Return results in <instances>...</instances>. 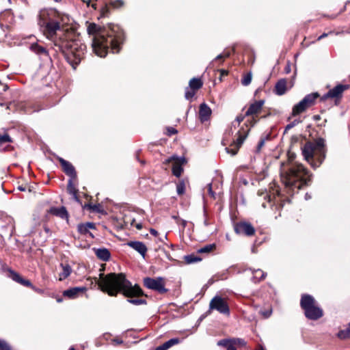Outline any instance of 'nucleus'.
I'll list each match as a JSON object with an SVG mask.
<instances>
[{"instance_id": "obj_1", "label": "nucleus", "mask_w": 350, "mask_h": 350, "mask_svg": "<svg viewBox=\"0 0 350 350\" xmlns=\"http://www.w3.org/2000/svg\"><path fill=\"white\" fill-rule=\"evenodd\" d=\"M87 31L88 34L94 36L92 49L96 55L105 57L109 47L113 53L120 51L124 34L118 25H110L107 29H102L95 23H90Z\"/></svg>"}, {"instance_id": "obj_2", "label": "nucleus", "mask_w": 350, "mask_h": 350, "mask_svg": "<svg viewBox=\"0 0 350 350\" xmlns=\"http://www.w3.org/2000/svg\"><path fill=\"white\" fill-rule=\"evenodd\" d=\"M97 284L99 288L109 296H116L119 293H122L127 297L143 295L140 287L137 285L133 286L123 273H111L104 275L101 273Z\"/></svg>"}, {"instance_id": "obj_3", "label": "nucleus", "mask_w": 350, "mask_h": 350, "mask_svg": "<svg viewBox=\"0 0 350 350\" xmlns=\"http://www.w3.org/2000/svg\"><path fill=\"white\" fill-rule=\"evenodd\" d=\"M280 174L282 182L288 189V193H293L295 189H301L310 181L308 171L301 163L282 164Z\"/></svg>"}, {"instance_id": "obj_4", "label": "nucleus", "mask_w": 350, "mask_h": 350, "mask_svg": "<svg viewBox=\"0 0 350 350\" xmlns=\"http://www.w3.org/2000/svg\"><path fill=\"white\" fill-rule=\"evenodd\" d=\"M66 18V16L55 10L43 9L38 14V25L46 38L54 40L57 32L62 29Z\"/></svg>"}, {"instance_id": "obj_5", "label": "nucleus", "mask_w": 350, "mask_h": 350, "mask_svg": "<svg viewBox=\"0 0 350 350\" xmlns=\"http://www.w3.org/2000/svg\"><path fill=\"white\" fill-rule=\"evenodd\" d=\"M325 140L319 138L314 144H306L302 148V154L311 166L317 168L320 166L325 157Z\"/></svg>"}, {"instance_id": "obj_6", "label": "nucleus", "mask_w": 350, "mask_h": 350, "mask_svg": "<svg viewBox=\"0 0 350 350\" xmlns=\"http://www.w3.org/2000/svg\"><path fill=\"white\" fill-rule=\"evenodd\" d=\"M58 46L59 50L62 51L68 59V62L74 68L79 64L83 58L85 46H78L76 43H68L62 42V44L55 43Z\"/></svg>"}, {"instance_id": "obj_7", "label": "nucleus", "mask_w": 350, "mask_h": 350, "mask_svg": "<svg viewBox=\"0 0 350 350\" xmlns=\"http://www.w3.org/2000/svg\"><path fill=\"white\" fill-rule=\"evenodd\" d=\"M300 305L304 310L306 317L311 320H317L323 316V310L316 306V301L310 295H303Z\"/></svg>"}, {"instance_id": "obj_8", "label": "nucleus", "mask_w": 350, "mask_h": 350, "mask_svg": "<svg viewBox=\"0 0 350 350\" xmlns=\"http://www.w3.org/2000/svg\"><path fill=\"white\" fill-rule=\"evenodd\" d=\"M350 88L348 84H338L333 88L330 89L326 94L321 97V101H325L328 99H332L335 105H338L343 96L345 91Z\"/></svg>"}, {"instance_id": "obj_9", "label": "nucleus", "mask_w": 350, "mask_h": 350, "mask_svg": "<svg viewBox=\"0 0 350 350\" xmlns=\"http://www.w3.org/2000/svg\"><path fill=\"white\" fill-rule=\"evenodd\" d=\"M217 310L222 314L230 315V308L226 301L220 296H215L209 303V312Z\"/></svg>"}, {"instance_id": "obj_10", "label": "nucleus", "mask_w": 350, "mask_h": 350, "mask_svg": "<svg viewBox=\"0 0 350 350\" xmlns=\"http://www.w3.org/2000/svg\"><path fill=\"white\" fill-rule=\"evenodd\" d=\"M144 285L151 290L156 291L159 293H165L167 292V289L165 287L164 279L161 277H157L155 278H145L144 279Z\"/></svg>"}, {"instance_id": "obj_11", "label": "nucleus", "mask_w": 350, "mask_h": 350, "mask_svg": "<svg viewBox=\"0 0 350 350\" xmlns=\"http://www.w3.org/2000/svg\"><path fill=\"white\" fill-rule=\"evenodd\" d=\"M173 162L172 166V174L176 177H180L183 172V165L186 163V160L184 157H178L176 155H173L167 158L164 163L168 164Z\"/></svg>"}, {"instance_id": "obj_12", "label": "nucleus", "mask_w": 350, "mask_h": 350, "mask_svg": "<svg viewBox=\"0 0 350 350\" xmlns=\"http://www.w3.org/2000/svg\"><path fill=\"white\" fill-rule=\"evenodd\" d=\"M248 131L249 130L244 133H242L241 131H239L238 138L230 145V147L226 148V152L232 155H235L243 143V141L247 137Z\"/></svg>"}, {"instance_id": "obj_13", "label": "nucleus", "mask_w": 350, "mask_h": 350, "mask_svg": "<svg viewBox=\"0 0 350 350\" xmlns=\"http://www.w3.org/2000/svg\"><path fill=\"white\" fill-rule=\"evenodd\" d=\"M234 231L237 234L252 236L255 233L254 228L247 222H239L234 226Z\"/></svg>"}, {"instance_id": "obj_14", "label": "nucleus", "mask_w": 350, "mask_h": 350, "mask_svg": "<svg viewBox=\"0 0 350 350\" xmlns=\"http://www.w3.org/2000/svg\"><path fill=\"white\" fill-rule=\"evenodd\" d=\"M29 49L33 53L38 55L42 61H46L51 59L46 49L38 42L32 43Z\"/></svg>"}, {"instance_id": "obj_15", "label": "nucleus", "mask_w": 350, "mask_h": 350, "mask_svg": "<svg viewBox=\"0 0 350 350\" xmlns=\"http://www.w3.org/2000/svg\"><path fill=\"white\" fill-rule=\"evenodd\" d=\"M58 160L62 165L63 171L71 178H76L77 173L74 166L70 162L61 157H59Z\"/></svg>"}, {"instance_id": "obj_16", "label": "nucleus", "mask_w": 350, "mask_h": 350, "mask_svg": "<svg viewBox=\"0 0 350 350\" xmlns=\"http://www.w3.org/2000/svg\"><path fill=\"white\" fill-rule=\"evenodd\" d=\"M265 101L263 100H256L252 103L247 111L245 112L246 116H254L258 114L264 105Z\"/></svg>"}, {"instance_id": "obj_17", "label": "nucleus", "mask_w": 350, "mask_h": 350, "mask_svg": "<svg viewBox=\"0 0 350 350\" xmlns=\"http://www.w3.org/2000/svg\"><path fill=\"white\" fill-rule=\"evenodd\" d=\"M48 213L60 217L61 219H65L68 220V213L66 208L64 206L61 207H51L48 211Z\"/></svg>"}, {"instance_id": "obj_18", "label": "nucleus", "mask_w": 350, "mask_h": 350, "mask_svg": "<svg viewBox=\"0 0 350 350\" xmlns=\"http://www.w3.org/2000/svg\"><path fill=\"white\" fill-rule=\"evenodd\" d=\"M211 108L206 104L202 103L200 105L199 118L202 122L207 121L211 115Z\"/></svg>"}, {"instance_id": "obj_19", "label": "nucleus", "mask_w": 350, "mask_h": 350, "mask_svg": "<svg viewBox=\"0 0 350 350\" xmlns=\"http://www.w3.org/2000/svg\"><path fill=\"white\" fill-rule=\"evenodd\" d=\"M85 290L86 288L85 287H73L64 291L63 295L70 299H75L77 297L79 294L85 291Z\"/></svg>"}, {"instance_id": "obj_20", "label": "nucleus", "mask_w": 350, "mask_h": 350, "mask_svg": "<svg viewBox=\"0 0 350 350\" xmlns=\"http://www.w3.org/2000/svg\"><path fill=\"white\" fill-rule=\"evenodd\" d=\"M127 245L139 253L143 257L146 256L147 252V247L141 241H129Z\"/></svg>"}, {"instance_id": "obj_21", "label": "nucleus", "mask_w": 350, "mask_h": 350, "mask_svg": "<svg viewBox=\"0 0 350 350\" xmlns=\"http://www.w3.org/2000/svg\"><path fill=\"white\" fill-rule=\"evenodd\" d=\"M10 273V278L15 282L27 287L33 288V286L31 282L28 280L23 278L18 273L14 271L9 270Z\"/></svg>"}, {"instance_id": "obj_22", "label": "nucleus", "mask_w": 350, "mask_h": 350, "mask_svg": "<svg viewBox=\"0 0 350 350\" xmlns=\"http://www.w3.org/2000/svg\"><path fill=\"white\" fill-rule=\"evenodd\" d=\"M60 267L62 268V271L59 273V280L63 281L70 276L72 269L70 265L68 263H61Z\"/></svg>"}, {"instance_id": "obj_23", "label": "nucleus", "mask_w": 350, "mask_h": 350, "mask_svg": "<svg viewBox=\"0 0 350 350\" xmlns=\"http://www.w3.org/2000/svg\"><path fill=\"white\" fill-rule=\"evenodd\" d=\"M287 90V81L285 79H280L275 84V92L277 95L281 96Z\"/></svg>"}, {"instance_id": "obj_24", "label": "nucleus", "mask_w": 350, "mask_h": 350, "mask_svg": "<svg viewBox=\"0 0 350 350\" xmlns=\"http://www.w3.org/2000/svg\"><path fill=\"white\" fill-rule=\"evenodd\" d=\"M96 256L103 261H108L110 259L111 254L106 248L94 249Z\"/></svg>"}, {"instance_id": "obj_25", "label": "nucleus", "mask_w": 350, "mask_h": 350, "mask_svg": "<svg viewBox=\"0 0 350 350\" xmlns=\"http://www.w3.org/2000/svg\"><path fill=\"white\" fill-rule=\"evenodd\" d=\"M319 97V94L317 92L311 93L307 94L303 99V102L306 104L308 108L314 105L315 100Z\"/></svg>"}, {"instance_id": "obj_26", "label": "nucleus", "mask_w": 350, "mask_h": 350, "mask_svg": "<svg viewBox=\"0 0 350 350\" xmlns=\"http://www.w3.org/2000/svg\"><path fill=\"white\" fill-rule=\"evenodd\" d=\"M307 109H308V108L307 107L306 104L301 100L297 104L294 105V107H293L292 116H296L304 112Z\"/></svg>"}, {"instance_id": "obj_27", "label": "nucleus", "mask_w": 350, "mask_h": 350, "mask_svg": "<svg viewBox=\"0 0 350 350\" xmlns=\"http://www.w3.org/2000/svg\"><path fill=\"white\" fill-rule=\"evenodd\" d=\"M217 345L226 347L227 350H237L233 339H224L218 341Z\"/></svg>"}, {"instance_id": "obj_28", "label": "nucleus", "mask_w": 350, "mask_h": 350, "mask_svg": "<svg viewBox=\"0 0 350 350\" xmlns=\"http://www.w3.org/2000/svg\"><path fill=\"white\" fill-rule=\"evenodd\" d=\"M75 178H70L69 180H68V187H67V189H68V191L70 194L72 195L73 196V198L79 202V198L77 196V192H78V190L76 188L74 183H73V180Z\"/></svg>"}, {"instance_id": "obj_29", "label": "nucleus", "mask_w": 350, "mask_h": 350, "mask_svg": "<svg viewBox=\"0 0 350 350\" xmlns=\"http://www.w3.org/2000/svg\"><path fill=\"white\" fill-rule=\"evenodd\" d=\"M95 224L92 222H87L85 224H81L78 225V231L81 234H86L90 229H95Z\"/></svg>"}, {"instance_id": "obj_30", "label": "nucleus", "mask_w": 350, "mask_h": 350, "mask_svg": "<svg viewBox=\"0 0 350 350\" xmlns=\"http://www.w3.org/2000/svg\"><path fill=\"white\" fill-rule=\"evenodd\" d=\"M253 274V280L254 282H260L264 280L267 275V273H265L261 269H254L252 271Z\"/></svg>"}, {"instance_id": "obj_31", "label": "nucleus", "mask_w": 350, "mask_h": 350, "mask_svg": "<svg viewBox=\"0 0 350 350\" xmlns=\"http://www.w3.org/2000/svg\"><path fill=\"white\" fill-rule=\"evenodd\" d=\"M12 140L10 135L7 133L1 135L0 136V150H5L8 147V145L7 146H4V144H9L12 142Z\"/></svg>"}, {"instance_id": "obj_32", "label": "nucleus", "mask_w": 350, "mask_h": 350, "mask_svg": "<svg viewBox=\"0 0 350 350\" xmlns=\"http://www.w3.org/2000/svg\"><path fill=\"white\" fill-rule=\"evenodd\" d=\"M202 81L200 79L193 78L189 81V88L193 89L196 91L201 88L202 86Z\"/></svg>"}, {"instance_id": "obj_33", "label": "nucleus", "mask_w": 350, "mask_h": 350, "mask_svg": "<svg viewBox=\"0 0 350 350\" xmlns=\"http://www.w3.org/2000/svg\"><path fill=\"white\" fill-rule=\"evenodd\" d=\"M124 223L126 224H130L132 226H135L138 230H141L142 228V223L135 224V219L131 217L126 216Z\"/></svg>"}, {"instance_id": "obj_34", "label": "nucleus", "mask_w": 350, "mask_h": 350, "mask_svg": "<svg viewBox=\"0 0 350 350\" xmlns=\"http://www.w3.org/2000/svg\"><path fill=\"white\" fill-rule=\"evenodd\" d=\"M186 183L185 180H180L176 185V192L181 196L185 193Z\"/></svg>"}, {"instance_id": "obj_35", "label": "nucleus", "mask_w": 350, "mask_h": 350, "mask_svg": "<svg viewBox=\"0 0 350 350\" xmlns=\"http://www.w3.org/2000/svg\"><path fill=\"white\" fill-rule=\"evenodd\" d=\"M252 79V74L251 72H247L245 75L241 79V83L244 86H247L250 84Z\"/></svg>"}, {"instance_id": "obj_36", "label": "nucleus", "mask_w": 350, "mask_h": 350, "mask_svg": "<svg viewBox=\"0 0 350 350\" xmlns=\"http://www.w3.org/2000/svg\"><path fill=\"white\" fill-rule=\"evenodd\" d=\"M215 247V244L206 245L198 250L199 253H209L213 251Z\"/></svg>"}, {"instance_id": "obj_37", "label": "nucleus", "mask_w": 350, "mask_h": 350, "mask_svg": "<svg viewBox=\"0 0 350 350\" xmlns=\"http://www.w3.org/2000/svg\"><path fill=\"white\" fill-rule=\"evenodd\" d=\"M338 336L340 338H350V323L348 328L346 330L340 331L338 334Z\"/></svg>"}, {"instance_id": "obj_38", "label": "nucleus", "mask_w": 350, "mask_h": 350, "mask_svg": "<svg viewBox=\"0 0 350 350\" xmlns=\"http://www.w3.org/2000/svg\"><path fill=\"white\" fill-rule=\"evenodd\" d=\"M127 301L128 302L135 306L143 305L146 304V301L144 299H129Z\"/></svg>"}, {"instance_id": "obj_39", "label": "nucleus", "mask_w": 350, "mask_h": 350, "mask_svg": "<svg viewBox=\"0 0 350 350\" xmlns=\"http://www.w3.org/2000/svg\"><path fill=\"white\" fill-rule=\"evenodd\" d=\"M0 350H12V349L5 340L0 339Z\"/></svg>"}, {"instance_id": "obj_40", "label": "nucleus", "mask_w": 350, "mask_h": 350, "mask_svg": "<svg viewBox=\"0 0 350 350\" xmlns=\"http://www.w3.org/2000/svg\"><path fill=\"white\" fill-rule=\"evenodd\" d=\"M196 91L193 89L187 88L185 91V98L188 100L192 98L196 94Z\"/></svg>"}, {"instance_id": "obj_41", "label": "nucleus", "mask_w": 350, "mask_h": 350, "mask_svg": "<svg viewBox=\"0 0 350 350\" xmlns=\"http://www.w3.org/2000/svg\"><path fill=\"white\" fill-rule=\"evenodd\" d=\"M179 342H180V340L178 338H171L169 340L166 341V343H167V346L170 348L171 347H172L175 345L178 344Z\"/></svg>"}, {"instance_id": "obj_42", "label": "nucleus", "mask_w": 350, "mask_h": 350, "mask_svg": "<svg viewBox=\"0 0 350 350\" xmlns=\"http://www.w3.org/2000/svg\"><path fill=\"white\" fill-rule=\"evenodd\" d=\"M301 121L299 120H293L292 122L288 124L286 126V128H285V131H288V130H290L293 127H294L295 126H296L297 124H298Z\"/></svg>"}, {"instance_id": "obj_43", "label": "nucleus", "mask_w": 350, "mask_h": 350, "mask_svg": "<svg viewBox=\"0 0 350 350\" xmlns=\"http://www.w3.org/2000/svg\"><path fill=\"white\" fill-rule=\"evenodd\" d=\"M265 138L260 139V140L259 141V142H258V144L257 145V147H256V152H260L261 148L265 145Z\"/></svg>"}, {"instance_id": "obj_44", "label": "nucleus", "mask_w": 350, "mask_h": 350, "mask_svg": "<svg viewBox=\"0 0 350 350\" xmlns=\"http://www.w3.org/2000/svg\"><path fill=\"white\" fill-rule=\"evenodd\" d=\"M185 259L188 263H192L200 260V258H196L191 255L186 256Z\"/></svg>"}, {"instance_id": "obj_45", "label": "nucleus", "mask_w": 350, "mask_h": 350, "mask_svg": "<svg viewBox=\"0 0 350 350\" xmlns=\"http://www.w3.org/2000/svg\"><path fill=\"white\" fill-rule=\"evenodd\" d=\"M233 341L234 342V344L237 346H243L246 344L244 340L241 338H233Z\"/></svg>"}, {"instance_id": "obj_46", "label": "nucleus", "mask_w": 350, "mask_h": 350, "mask_svg": "<svg viewBox=\"0 0 350 350\" xmlns=\"http://www.w3.org/2000/svg\"><path fill=\"white\" fill-rule=\"evenodd\" d=\"M229 56H230V53L226 52V53L218 55L215 57V60L217 61V60L224 59V58L228 57Z\"/></svg>"}, {"instance_id": "obj_47", "label": "nucleus", "mask_w": 350, "mask_h": 350, "mask_svg": "<svg viewBox=\"0 0 350 350\" xmlns=\"http://www.w3.org/2000/svg\"><path fill=\"white\" fill-rule=\"evenodd\" d=\"M177 132H178L177 130L173 127H167V134L169 136L174 135V134L177 133Z\"/></svg>"}, {"instance_id": "obj_48", "label": "nucleus", "mask_w": 350, "mask_h": 350, "mask_svg": "<svg viewBox=\"0 0 350 350\" xmlns=\"http://www.w3.org/2000/svg\"><path fill=\"white\" fill-rule=\"evenodd\" d=\"M207 188H208V192L209 193V195L213 197V198H215V193L213 192V187H212V183H208L207 185Z\"/></svg>"}, {"instance_id": "obj_49", "label": "nucleus", "mask_w": 350, "mask_h": 350, "mask_svg": "<svg viewBox=\"0 0 350 350\" xmlns=\"http://www.w3.org/2000/svg\"><path fill=\"white\" fill-rule=\"evenodd\" d=\"M122 4H123V3L121 0H116V1L111 2V5L114 8L120 7Z\"/></svg>"}, {"instance_id": "obj_50", "label": "nucleus", "mask_w": 350, "mask_h": 350, "mask_svg": "<svg viewBox=\"0 0 350 350\" xmlns=\"http://www.w3.org/2000/svg\"><path fill=\"white\" fill-rule=\"evenodd\" d=\"M170 347L167 346L166 342H164L163 345L157 347L155 350H167Z\"/></svg>"}, {"instance_id": "obj_51", "label": "nucleus", "mask_w": 350, "mask_h": 350, "mask_svg": "<svg viewBox=\"0 0 350 350\" xmlns=\"http://www.w3.org/2000/svg\"><path fill=\"white\" fill-rule=\"evenodd\" d=\"M170 347L167 346L166 342H164L163 345L157 347L155 350H167Z\"/></svg>"}, {"instance_id": "obj_52", "label": "nucleus", "mask_w": 350, "mask_h": 350, "mask_svg": "<svg viewBox=\"0 0 350 350\" xmlns=\"http://www.w3.org/2000/svg\"><path fill=\"white\" fill-rule=\"evenodd\" d=\"M88 206H89V207H90L92 211H99V209H98V208H99V206H100V205H99V204H98V205H97V204H94V205H90H90H88Z\"/></svg>"}, {"instance_id": "obj_53", "label": "nucleus", "mask_w": 350, "mask_h": 350, "mask_svg": "<svg viewBox=\"0 0 350 350\" xmlns=\"http://www.w3.org/2000/svg\"><path fill=\"white\" fill-rule=\"evenodd\" d=\"M150 232L152 235H153L154 237H157L159 234L158 232L155 229H153V228L150 229Z\"/></svg>"}, {"instance_id": "obj_54", "label": "nucleus", "mask_w": 350, "mask_h": 350, "mask_svg": "<svg viewBox=\"0 0 350 350\" xmlns=\"http://www.w3.org/2000/svg\"><path fill=\"white\" fill-rule=\"evenodd\" d=\"M244 119V116H239L236 118V121L237 122L238 124H239Z\"/></svg>"}, {"instance_id": "obj_55", "label": "nucleus", "mask_w": 350, "mask_h": 350, "mask_svg": "<svg viewBox=\"0 0 350 350\" xmlns=\"http://www.w3.org/2000/svg\"><path fill=\"white\" fill-rule=\"evenodd\" d=\"M328 36V33H323L322 35H321L319 38H318V40H321V39L327 37Z\"/></svg>"}, {"instance_id": "obj_56", "label": "nucleus", "mask_w": 350, "mask_h": 350, "mask_svg": "<svg viewBox=\"0 0 350 350\" xmlns=\"http://www.w3.org/2000/svg\"><path fill=\"white\" fill-rule=\"evenodd\" d=\"M264 198H265V199H267V201H268L269 202H271V196L268 195L267 193H265V196Z\"/></svg>"}, {"instance_id": "obj_57", "label": "nucleus", "mask_w": 350, "mask_h": 350, "mask_svg": "<svg viewBox=\"0 0 350 350\" xmlns=\"http://www.w3.org/2000/svg\"><path fill=\"white\" fill-rule=\"evenodd\" d=\"M180 223L182 224L183 227L185 228L187 224V221L184 219H180Z\"/></svg>"}, {"instance_id": "obj_58", "label": "nucleus", "mask_w": 350, "mask_h": 350, "mask_svg": "<svg viewBox=\"0 0 350 350\" xmlns=\"http://www.w3.org/2000/svg\"><path fill=\"white\" fill-rule=\"evenodd\" d=\"M313 119L314 120H321V116L319 115H315V116H314Z\"/></svg>"}, {"instance_id": "obj_59", "label": "nucleus", "mask_w": 350, "mask_h": 350, "mask_svg": "<svg viewBox=\"0 0 350 350\" xmlns=\"http://www.w3.org/2000/svg\"><path fill=\"white\" fill-rule=\"evenodd\" d=\"M44 231L46 232V233H49L50 232V229L49 228V227H47L46 226H44Z\"/></svg>"}, {"instance_id": "obj_60", "label": "nucleus", "mask_w": 350, "mask_h": 350, "mask_svg": "<svg viewBox=\"0 0 350 350\" xmlns=\"http://www.w3.org/2000/svg\"><path fill=\"white\" fill-rule=\"evenodd\" d=\"M220 72H221V75H228V72L226 70H221Z\"/></svg>"}, {"instance_id": "obj_61", "label": "nucleus", "mask_w": 350, "mask_h": 350, "mask_svg": "<svg viewBox=\"0 0 350 350\" xmlns=\"http://www.w3.org/2000/svg\"><path fill=\"white\" fill-rule=\"evenodd\" d=\"M32 289H33L35 291L38 292V293H42V291L39 289V288H36L35 286H33V288H31Z\"/></svg>"}, {"instance_id": "obj_62", "label": "nucleus", "mask_w": 350, "mask_h": 350, "mask_svg": "<svg viewBox=\"0 0 350 350\" xmlns=\"http://www.w3.org/2000/svg\"><path fill=\"white\" fill-rule=\"evenodd\" d=\"M114 342L116 344H122V340H114Z\"/></svg>"}, {"instance_id": "obj_63", "label": "nucleus", "mask_w": 350, "mask_h": 350, "mask_svg": "<svg viewBox=\"0 0 350 350\" xmlns=\"http://www.w3.org/2000/svg\"><path fill=\"white\" fill-rule=\"evenodd\" d=\"M83 1L84 3H86L88 6L90 5V0H83Z\"/></svg>"}, {"instance_id": "obj_64", "label": "nucleus", "mask_w": 350, "mask_h": 350, "mask_svg": "<svg viewBox=\"0 0 350 350\" xmlns=\"http://www.w3.org/2000/svg\"><path fill=\"white\" fill-rule=\"evenodd\" d=\"M167 239V234H165V235L163 237V239H160V241H162V242H164V240H165V239Z\"/></svg>"}]
</instances>
